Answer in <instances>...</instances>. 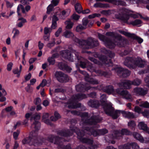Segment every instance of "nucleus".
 Returning a JSON list of instances; mask_svg holds the SVG:
<instances>
[{"mask_svg": "<svg viewBox=\"0 0 149 149\" xmlns=\"http://www.w3.org/2000/svg\"><path fill=\"white\" fill-rule=\"evenodd\" d=\"M120 0H109V2L115 5L120 6Z\"/></svg>", "mask_w": 149, "mask_h": 149, "instance_id": "48", "label": "nucleus"}, {"mask_svg": "<svg viewBox=\"0 0 149 149\" xmlns=\"http://www.w3.org/2000/svg\"><path fill=\"white\" fill-rule=\"evenodd\" d=\"M88 22V19L86 18H84L82 20V25L86 29L87 28V26Z\"/></svg>", "mask_w": 149, "mask_h": 149, "instance_id": "50", "label": "nucleus"}, {"mask_svg": "<svg viewBox=\"0 0 149 149\" xmlns=\"http://www.w3.org/2000/svg\"><path fill=\"white\" fill-rule=\"evenodd\" d=\"M52 30L50 28H48L45 27L44 28V34L47 35L49 32H51Z\"/></svg>", "mask_w": 149, "mask_h": 149, "instance_id": "56", "label": "nucleus"}, {"mask_svg": "<svg viewBox=\"0 0 149 149\" xmlns=\"http://www.w3.org/2000/svg\"><path fill=\"white\" fill-rule=\"evenodd\" d=\"M58 20V17L55 15H54L52 18V24L50 28L52 30V29H55L57 27V23L56 22Z\"/></svg>", "mask_w": 149, "mask_h": 149, "instance_id": "27", "label": "nucleus"}, {"mask_svg": "<svg viewBox=\"0 0 149 149\" xmlns=\"http://www.w3.org/2000/svg\"><path fill=\"white\" fill-rule=\"evenodd\" d=\"M72 112L74 114H80L81 117L80 125L82 126L83 129L80 130L76 127H70V130H59L57 131V134L61 136L67 137L72 136L73 133L75 132L77 135L78 138L81 142L88 144H92L93 140L83 137V136L86 133L89 135H93L94 136H98V129H95L93 127H84V126L88 125H95L101 122L102 118L99 115L94 113H93L90 118L88 119V113L87 112L80 113L77 111H73Z\"/></svg>", "mask_w": 149, "mask_h": 149, "instance_id": "1", "label": "nucleus"}, {"mask_svg": "<svg viewBox=\"0 0 149 149\" xmlns=\"http://www.w3.org/2000/svg\"><path fill=\"white\" fill-rule=\"evenodd\" d=\"M62 29L61 27L58 28L57 31L55 33V35L56 37H58L60 33L61 32Z\"/></svg>", "mask_w": 149, "mask_h": 149, "instance_id": "64", "label": "nucleus"}, {"mask_svg": "<svg viewBox=\"0 0 149 149\" xmlns=\"http://www.w3.org/2000/svg\"><path fill=\"white\" fill-rule=\"evenodd\" d=\"M98 36L100 40L103 41L105 46L109 48L113 49L115 47V44L112 42L110 38L100 33H98Z\"/></svg>", "mask_w": 149, "mask_h": 149, "instance_id": "8", "label": "nucleus"}, {"mask_svg": "<svg viewBox=\"0 0 149 149\" xmlns=\"http://www.w3.org/2000/svg\"><path fill=\"white\" fill-rule=\"evenodd\" d=\"M129 24H131L134 26H140L142 23V22L139 19H136L134 21H132L130 23L128 22Z\"/></svg>", "mask_w": 149, "mask_h": 149, "instance_id": "30", "label": "nucleus"}, {"mask_svg": "<svg viewBox=\"0 0 149 149\" xmlns=\"http://www.w3.org/2000/svg\"><path fill=\"white\" fill-rule=\"evenodd\" d=\"M118 86L122 89H129L131 88V81L124 80L121 81L118 84Z\"/></svg>", "mask_w": 149, "mask_h": 149, "instance_id": "16", "label": "nucleus"}, {"mask_svg": "<svg viewBox=\"0 0 149 149\" xmlns=\"http://www.w3.org/2000/svg\"><path fill=\"white\" fill-rule=\"evenodd\" d=\"M101 59L103 63L107 66L113 65V63L111 59H108L106 56H101Z\"/></svg>", "mask_w": 149, "mask_h": 149, "instance_id": "22", "label": "nucleus"}, {"mask_svg": "<svg viewBox=\"0 0 149 149\" xmlns=\"http://www.w3.org/2000/svg\"><path fill=\"white\" fill-rule=\"evenodd\" d=\"M58 67L60 70L63 71L65 70L69 73L72 70L66 63L63 62L58 63Z\"/></svg>", "mask_w": 149, "mask_h": 149, "instance_id": "20", "label": "nucleus"}, {"mask_svg": "<svg viewBox=\"0 0 149 149\" xmlns=\"http://www.w3.org/2000/svg\"><path fill=\"white\" fill-rule=\"evenodd\" d=\"M128 127L132 130H134L135 127L136 125L135 122L133 120H131L128 123Z\"/></svg>", "mask_w": 149, "mask_h": 149, "instance_id": "42", "label": "nucleus"}, {"mask_svg": "<svg viewBox=\"0 0 149 149\" xmlns=\"http://www.w3.org/2000/svg\"><path fill=\"white\" fill-rule=\"evenodd\" d=\"M47 61L49 63V65H53L55 63V60L50 57H49L47 59Z\"/></svg>", "mask_w": 149, "mask_h": 149, "instance_id": "54", "label": "nucleus"}, {"mask_svg": "<svg viewBox=\"0 0 149 149\" xmlns=\"http://www.w3.org/2000/svg\"><path fill=\"white\" fill-rule=\"evenodd\" d=\"M141 113L144 117L149 118V110L145 109Z\"/></svg>", "mask_w": 149, "mask_h": 149, "instance_id": "47", "label": "nucleus"}, {"mask_svg": "<svg viewBox=\"0 0 149 149\" xmlns=\"http://www.w3.org/2000/svg\"><path fill=\"white\" fill-rule=\"evenodd\" d=\"M55 40L54 39H53V41L51 42L48 43L47 45V46L49 48H51L54 46L55 44Z\"/></svg>", "mask_w": 149, "mask_h": 149, "instance_id": "60", "label": "nucleus"}, {"mask_svg": "<svg viewBox=\"0 0 149 149\" xmlns=\"http://www.w3.org/2000/svg\"><path fill=\"white\" fill-rule=\"evenodd\" d=\"M20 8H21L22 10V12L23 13H25L26 12H25V11L24 9V6L22 4H19L17 8V13L18 14V16H21V14L19 13Z\"/></svg>", "mask_w": 149, "mask_h": 149, "instance_id": "36", "label": "nucleus"}, {"mask_svg": "<svg viewBox=\"0 0 149 149\" xmlns=\"http://www.w3.org/2000/svg\"><path fill=\"white\" fill-rule=\"evenodd\" d=\"M60 0H52L51 1V4L54 7L57 6Z\"/></svg>", "mask_w": 149, "mask_h": 149, "instance_id": "58", "label": "nucleus"}, {"mask_svg": "<svg viewBox=\"0 0 149 149\" xmlns=\"http://www.w3.org/2000/svg\"><path fill=\"white\" fill-rule=\"evenodd\" d=\"M127 42V40L122 39L121 36H119L118 37H116L114 40V42H112L115 44V46L117 45L119 47L125 46Z\"/></svg>", "mask_w": 149, "mask_h": 149, "instance_id": "14", "label": "nucleus"}, {"mask_svg": "<svg viewBox=\"0 0 149 149\" xmlns=\"http://www.w3.org/2000/svg\"><path fill=\"white\" fill-rule=\"evenodd\" d=\"M134 93L137 95L143 96L147 94V89L146 88L136 87L134 89Z\"/></svg>", "mask_w": 149, "mask_h": 149, "instance_id": "19", "label": "nucleus"}, {"mask_svg": "<svg viewBox=\"0 0 149 149\" xmlns=\"http://www.w3.org/2000/svg\"><path fill=\"white\" fill-rule=\"evenodd\" d=\"M41 102V99L39 97L36 98L34 101V103L36 105L40 104Z\"/></svg>", "mask_w": 149, "mask_h": 149, "instance_id": "59", "label": "nucleus"}, {"mask_svg": "<svg viewBox=\"0 0 149 149\" xmlns=\"http://www.w3.org/2000/svg\"><path fill=\"white\" fill-rule=\"evenodd\" d=\"M88 105L90 107L93 108H97L100 105L98 100H90L88 102Z\"/></svg>", "mask_w": 149, "mask_h": 149, "instance_id": "21", "label": "nucleus"}, {"mask_svg": "<svg viewBox=\"0 0 149 149\" xmlns=\"http://www.w3.org/2000/svg\"><path fill=\"white\" fill-rule=\"evenodd\" d=\"M40 118V114L36 113L33 114L31 118V120H34V121L31 124V127L34 128L36 131L39 130L41 124L38 121Z\"/></svg>", "mask_w": 149, "mask_h": 149, "instance_id": "10", "label": "nucleus"}, {"mask_svg": "<svg viewBox=\"0 0 149 149\" xmlns=\"http://www.w3.org/2000/svg\"><path fill=\"white\" fill-rule=\"evenodd\" d=\"M96 73L100 75L101 76H104L105 77H107L108 75V73L107 72L105 71H103L100 70H94V71Z\"/></svg>", "mask_w": 149, "mask_h": 149, "instance_id": "37", "label": "nucleus"}, {"mask_svg": "<svg viewBox=\"0 0 149 149\" xmlns=\"http://www.w3.org/2000/svg\"><path fill=\"white\" fill-rule=\"evenodd\" d=\"M73 40L75 42L78 43L80 47L86 49L93 48L99 45L98 40L92 37H89L85 40H80L76 37H74Z\"/></svg>", "mask_w": 149, "mask_h": 149, "instance_id": "2", "label": "nucleus"}, {"mask_svg": "<svg viewBox=\"0 0 149 149\" xmlns=\"http://www.w3.org/2000/svg\"><path fill=\"white\" fill-rule=\"evenodd\" d=\"M75 9L78 13H81L82 11V8L81 4L79 3H77L74 6Z\"/></svg>", "mask_w": 149, "mask_h": 149, "instance_id": "31", "label": "nucleus"}, {"mask_svg": "<svg viewBox=\"0 0 149 149\" xmlns=\"http://www.w3.org/2000/svg\"><path fill=\"white\" fill-rule=\"evenodd\" d=\"M89 59L95 64H98L99 63L98 60L93 57H89Z\"/></svg>", "mask_w": 149, "mask_h": 149, "instance_id": "63", "label": "nucleus"}, {"mask_svg": "<svg viewBox=\"0 0 149 149\" xmlns=\"http://www.w3.org/2000/svg\"><path fill=\"white\" fill-rule=\"evenodd\" d=\"M131 147L134 149H139V146L135 142H132L131 143Z\"/></svg>", "mask_w": 149, "mask_h": 149, "instance_id": "55", "label": "nucleus"}, {"mask_svg": "<svg viewBox=\"0 0 149 149\" xmlns=\"http://www.w3.org/2000/svg\"><path fill=\"white\" fill-rule=\"evenodd\" d=\"M54 76L58 81L61 83H66L69 80L68 76L61 71H56Z\"/></svg>", "mask_w": 149, "mask_h": 149, "instance_id": "11", "label": "nucleus"}, {"mask_svg": "<svg viewBox=\"0 0 149 149\" xmlns=\"http://www.w3.org/2000/svg\"><path fill=\"white\" fill-rule=\"evenodd\" d=\"M121 112L123 116L125 118H133L135 117L134 115L132 113L129 111H122Z\"/></svg>", "mask_w": 149, "mask_h": 149, "instance_id": "28", "label": "nucleus"}, {"mask_svg": "<svg viewBox=\"0 0 149 149\" xmlns=\"http://www.w3.org/2000/svg\"><path fill=\"white\" fill-rule=\"evenodd\" d=\"M65 24L66 25L65 28L67 29H71L72 27L74 24L70 20L65 21Z\"/></svg>", "mask_w": 149, "mask_h": 149, "instance_id": "34", "label": "nucleus"}, {"mask_svg": "<svg viewBox=\"0 0 149 149\" xmlns=\"http://www.w3.org/2000/svg\"><path fill=\"white\" fill-rule=\"evenodd\" d=\"M130 74V72L127 69H124L120 77H127Z\"/></svg>", "mask_w": 149, "mask_h": 149, "instance_id": "39", "label": "nucleus"}, {"mask_svg": "<svg viewBox=\"0 0 149 149\" xmlns=\"http://www.w3.org/2000/svg\"><path fill=\"white\" fill-rule=\"evenodd\" d=\"M103 52L107 56H109L110 58H113L115 56V54L113 52L110 50H107L105 49H103Z\"/></svg>", "mask_w": 149, "mask_h": 149, "instance_id": "32", "label": "nucleus"}, {"mask_svg": "<svg viewBox=\"0 0 149 149\" xmlns=\"http://www.w3.org/2000/svg\"><path fill=\"white\" fill-rule=\"evenodd\" d=\"M131 143H130L125 144L123 146H120L118 147L119 149H131Z\"/></svg>", "mask_w": 149, "mask_h": 149, "instance_id": "38", "label": "nucleus"}, {"mask_svg": "<svg viewBox=\"0 0 149 149\" xmlns=\"http://www.w3.org/2000/svg\"><path fill=\"white\" fill-rule=\"evenodd\" d=\"M47 140L50 142L54 143L56 145L57 148L59 149H71V145L68 144L66 146L64 145L63 141H68L59 137V136H55L54 135H50L48 137Z\"/></svg>", "mask_w": 149, "mask_h": 149, "instance_id": "4", "label": "nucleus"}, {"mask_svg": "<svg viewBox=\"0 0 149 149\" xmlns=\"http://www.w3.org/2000/svg\"><path fill=\"white\" fill-rule=\"evenodd\" d=\"M79 71L82 74L84 75L85 80L86 81L90 77L89 74L85 71H82L79 69Z\"/></svg>", "mask_w": 149, "mask_h": 149, "instance_id": "44", "label": "nucleus"}, {"mask_svg": "<svg viewBox=\"0 0 149 149\" xmlns=\"http://www.w3.org/2000/svg\"><path fill=\"white\" fill-rule=\"evenodd\" d=\"M86 81L89 82L91 84L94 85L97 84L99 83V82L97 80L90 77Z\"/></svg>", "mask_w": 149, "mask_h": 149, "instance_id": "35", "label": "nucleus"}, {"mask_svg": "<svg viewBox=\"0 0 149 149\" xmlns=\"http://www.w3.org/2000/svg\"><path fill=\"white\" fill-rule=\"evenodd\" d=\"M20 133V131L19 130H17L16 132H14L13 133V138L15 139L16 140L17 139L18 136Z\"/></svg>", "mask_w": 149, "mask_h": 149, "instance_id": "53", "label": "nucleus"}, {"mask_svg": "<svg viewBox=\"0 0 149 149\" xmlns=\"http://www.w3.org/2000/svg\"><path fill=\"white\" fill-rule=\"evenodd\" d=\"M13 72L14 74H17V77H19L21 72L19 70L18 68H17L13 70Z\"/></svg>", "mask_w": 149, "mask_h": 149, "instance_id": "52", "label": "nucleus"}, {"mask_svg": "<svg viewBox=\"0 0 149 149\" xmlns=\"http://www.w3.org/2000/svg\"><path fill=\"white\" fill-rule=\"evenodd\" d=\"M100 102L102 105L103 106L104 110H105V108H107L110 105L112 104L110 102H107V97L105 94H102L100 97Z\"/></svg>", "mask_w": 149, "mask_h": 149, "instance_id": "17", "label": "nucleus"}, {"mask_svg": "<svg viewBox=\"0 0 149 149\" xmlns=\"http://www.w3.org/2000/svg\"><path fill=\"white\" fill-rule=\"evenodd\" d=\"M103 91L108 94H110L114 92L113 87L111 85L107 86L103 88Z\"/></svg>", "mask_w": 149, "mask_h": 149, "instance_id": "23", "label": "nucleus"}, {"mask_svg": "<svg viewBox=\"0 0 149 149\" xmlns=\"http://www.w3.org/2000/svg\"><path fill=\"white\" fill-rule=\"evenodd\" d=\"M64 35L65 37L67 38L72 37L74 36L73 34L69 30H66L64 33Z\"/></svg>", "mask_w": 149, "mask_h": 149, "instance_id": "40", "label": "nucleus"}, {"mask_svg": "<svg viewBox=\"0 0 149 149\" xmlns=\"http://www.w3.org/2000/svg\"><path fill=\"white\" fill-rule=\"evenodd\" d=\"M122 111L119 110L114 111L112 105H110L107 108H105V110H104L107 115L111 116L113 119H117L119 116L120 113H121Z\"/></svg>", "mask_w": 149, "mask_h": 149, "instance_id": "7", "label": "nucleus"}, {"mask_svg": "<svg viewBox=\"0 0 149 149\" xmlns=\"http://www.w3.org/2000/svg\"><path fill=\"white\" fill-rule=\"evenodd\" d=\"M141 83V79L137 78L131 81L132 85L134 86H138L140 85Z\"/></svg>", "mask_w": 149, "mask_h": 149, "instance_id": "41", "label": "nucleus"}, {"mask_svg": "<svg viewBox=\"0 0 149 149\" xmlns=\"http://www.w3.org/2000/svg\"><path fill=\"white\" fill-rule=\"evenodd\" d=\"M73 51L75 52L74 54L75 56V57H76L75 61L80 63L79 65L81 67L83 68H88V69L90 72H92L94 71V68L90 62L87 60L79 56V53L76 52V50H73Z\"/></svg>", "mask_w": 149, "mask_h": 149, "instance_id": "5", "label": "nucleus"}, {"mask_svg": "<svg viewBox=\"0 0 149 149\" xmlns=\"http://www.w3.org/2000/svg\"><path fill=\"white\" fill-rule=\"evenodd\" d=\"M121 132L122 135H128L131 134V132L128 130L125 129H122L121 131Z\"/></svg>", "mask_w": 149, "mask_h": 149, "instance_id": "43", "label": "nucleus"}, {"mask_svg": "<svg viewBox=\"0 0 149 149\" xmlns=\"http://www.w3.org/2000/svg\"><path fill=\"white\" fill-rule=\"evenodd\" d=\"M29 145L31 146H35L42 144L44 140V139L42 140L40 139L37 134L35 132L33 133L32 136H29Z\"/></svg>", "mask_w": 149, "mask_h": 149, "instance_id": "6", "label": "nucleus"}, {"mask_svg": "<svg viewBox=\"0 0 149 149\" xmlns=\"http://www.w3.org/2000/svg\"><path fill=\"white\" fill-rule=\"evenodd\" d=\"M108 132V130L106 129H98V135H103Z\"/></svg>", "mask_w": 149, "mask_h": 149, "instance_id": "46", "label": "nucleus"}, {"mask_svg": "<svg viewBox=\"0 0 149 149\" xmlns=\"http://www.w3.org/2000/svg\"><path fill=\"white\" fill-rule=\"evenodd\" d=\"M133 135L134 137L137 140L141 142H144L143 137L139 134L136 132H134L133 133Z\"/></svg>", "mask_w": 149, "mask_h": 149, "instance_id": "29", "label": "nucleus"}, {"mask_svg": "<svg viewBox=\"0 0 149 149\" xmlns=\"http://www.w3.org/2000/svg\"><path fill=\"white\" fill-rule=\"evenodd\" d=\"M116 92L120 95L122 96L124 98L126 99L129 100L130 102L132 101V96L127 91H121L120 89L118 88L116 90Z\"/></svg>", "mask_w": 149, "mask_h": 149, "instance_id": "15", "label": "nucleus"}, {"mask_svg": "<svg viewBox=\"0 0 149 149\" xmlns=\"http://www.w3.org/2000/svg\"><path fill=\"white\" fill-rule=\"evenodd\" d=\"M122 136L121 132L118 130L113 131L111 135V137L113 139H119Z\"/></svg>", "mask_w": 149, "mask_h": 149, "instance_id": "26", "label": "nucleus"}, {"mask_svg": "<svg viewBox=\"0 0 149 149\" xmlns=\"http://www.w3.org/2000/svg\"><path fill=\"white\" fill-rule=\"evenodd\" d=\"M138 126L140 129L146 131L149 134V128H148L147 124H146L144 122H140Z\"/></svg>", "mask_w": 149, "mask_h": 149, "instance_id": "24", "label": "nucleus"}, {"mask_svg": "<svg viewBox=\"0 0 149 149\" xmlns=\"http://www.w3.org/2000/svg\"><path fill=\"white\" fill-rule=\"evenodd\" d=\"M86 29L81 24H79L77 26L76 30V31L79 32Z\"/></svg>", "mask_w": 149, "mask_h": 149, "instance_id": "45", "label": "nucleus"}, {"mask_svg": "<svg viewBox=\"0 0 149 149\" xmlns=\"http://www.w3.org/2000/svg\"><path fill=\"white\" fill-rule=\"evenodd\" d=\"M124 64L130 69H135L137 66L143 68L145 65L144 61L139 56L136 58L127 57Z\"/></svg>", "mask_w": 149, "mask_h": 149, "instance_id": "3", "label": "nucleus"}, {"mask_svg": "<svg viewBox=\"0 0 149 149\" xmlns=\"http://www.w3.org/2000/svg\"><path fill=\"white\" fill-rule=\"evenodd\" d=\"M13 31H15V32L14 33V36H13V38L14 39L15 38L16 36L18 35L19 33V31L18 30L14 28L13 29Z\"/></svg>", "mask_w": 149, "mask_h": 149, "instance_id": "61", "label": "nucleus"}, {"mask_svg": "<svg viewBox=\"0 0 149 149\" xmlns=\"http://www.w3.org/2000/svg\"><path fill=\"white\" fill-rule=\"evenodd\" d=\"M119 32L126 36L136 40L139 43L141 44L143 42V40L142 39L136 36L135 34H131L130 33L122 30L119 31Z\"/></svg>", "mask_w": 149, "mask_h": 149, "instance_id": "13", "label": "nucleus"}, {"mask_svg": "<svg viewBox=\"0 0 149 149\" xmlns=\"http://www.w3.org/2000/svg\"><path fill=\"white\" fill-rule=\"evenodd\" d=\"M134 111L135 112H137L139 114L141 113V109L138 106H136L135 107Z\"/></svg>", "mask_w": 149, "mask_h": 149, "instance_id": "57", "label": "nucleus"}, {"mask_svg": "<svg viewBox=\"0 0 149 149\" xmlns=\"http://www.w3.org/2000/svg\"><path fill=\"white\" fill-rule=\"evenodd\" d=\"M132 12V11L125 8L120 9L119 10V14L123 15L120 17V19L125 23L129 24L128 22L130 18L129 13Z\"/></svg>", "mask_w": 149, "mask_h": 149, "instance_id": "9", "label": "nucleus"}, {"mask_svg": "<svg viewBox=\"0 0 149 149\" xmlns=\"http://www.w3.org/2000/svg\"><path fill=\"white\" fill-rule=\"evenodd\" d=\"M139 106L143 108H149V103L147 102H145L139 104Z\"/></svg>", "mask_w": 149, "mask_h": 149, "instance_id": "51", "label": "nucleus"}, {"mask_svg": "<svg viewBox=\"0 0 149 149\" xmlns=\"http://www.w3.org/2000/svg\"><path fill=\"white\" fill-rule=\"evenodd\" d=\"M75 88L76 90L77 91L80 92H84L86 90L91 89H97V88L96 87H91L90 86H89L87 88L85 85L81 84L76 85L75 86Z\"/></svg>", "mask_w": 149, "mask_h": 149, "instance_id": "18", "label": "nucleus"}, {"mask_svg": "<svg viewBox=\"0 0 149 149\" xmlns=\"http://www.w3.org/2000/svg\"><path fill=\"white\" fill-rule=\"evenodd\" d=\"M87 97L86 95L81 93L74 95L72 99L75 100H80Z\"/></svg>", "mask_w": 149, "mask_h": 149, "instance_id": "25", "label": "nucleus"}, {"mask_svg": "<svg viewBox=\"0 0 149 149\" xmlns=\"http://www.w3.org/2000/svg\"><path fill=\"white\" fill-rule=\"evenodd\" d=\"M98 148V146L97 144L91 145L88 147V149H96Z\"/></svg>", "mask_w": 149, "mask_h": 149, "instance_id": "62", "label": "nucleus"}, {"mask_svg": "<svg viewBox=\"0 0 149 149\" xmlns=\"http://www.w3.org/2000/svg\"><path fill=\"white\" fill-rule=\"evenodd\" d=\"M124 68L120 67H117L114 68L116 72L117 75L120 77L122 75Z\"/></svg>", "mask_w": 149, "mask_h": 149, "instance_id": "33", "label": "nucleus"}, {"mask_svg": "<svg viewBox=\"0 0 149 149\" xmlns=\"http://www.w3.org/2000/svg\"><path fill=\"white\" fill-rule=\"evenodd\" d=\"M73 50H72V54L69 50L66 49L61 51V54L62 56L65 59H68L71 62H74L75 61L76 57L74 54L75 52H73Z\"/></svg>", "mask_w": 149, "mask_h": 149, "instance_id": "12", "label": "nucleus"}, {"mask_svg": "<svg viewBox=\"0 0 149 149\" xmlns=\"http://www.w3.org/2000/svg\"><path fill=\"white\" fill-rule=\"evenodd\" d=\"M54 7L52 4L49 5L47 8V13L48 14H49L50 12L52 11Z\"/></svg>", "mask_w": 149, "mask_h": 149, "instance_id": "49", "label": "nucleus"}]
</instances>
